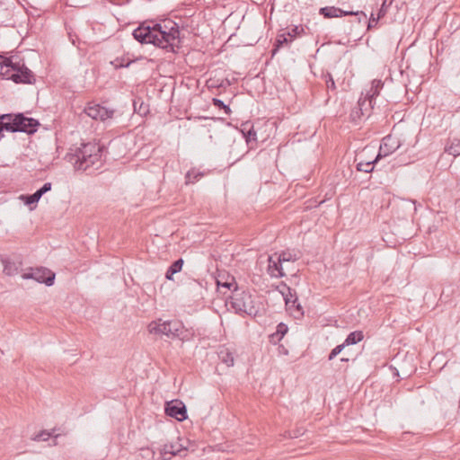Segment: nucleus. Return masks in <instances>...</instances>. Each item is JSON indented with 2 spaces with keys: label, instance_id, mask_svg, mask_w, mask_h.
<instances>
[{
  "label": "nucleus",
  "instance_id": "nucleus-1",
  "mask_svg": "<svg viewBox=\"0 0 460 460\" xmlns=\"http://www.w3.org/2000/svg\"><path fill=\"white\" fill-rule=\"evenodd\" d=\"M132 35L141 44H153L173 53L181 46L179 26L172 20L153 25L143 22L133 31Z\"/></svg>",
  "mask_w": 460,
  "mask_h": 460
},
{
  "label": "nucleus",
  "instance_id": "nucleus-2",
  "mask_svg": "<svg viewBox=\"0 0 460 460\" xmlns=\"http://www.w3.org/2000/svg\"><path fill=\"white\" fill-rule=\"evenodd\" d=\"M105 146L98 143L88 142L76 147L75 152L68 153L66 159L74 164L75 170L86 171L88 168L101 163Z\"/></svg>",
  "mask_w": 460,
  "mask_h": 460
},
{
  "label": "nucleus",
  "instance_id": "nucleus-3",
  "mask_svg": "<svg viewBox=\"0 0 460 460\" xmlns=\"http://www.w3.org/2000/svg\"><path fill=\"white\" fill-rule=\"evenodd\" d=\"M229 304L238 314L255 317L259 314V306L256 305L252 294L245 290H235L230 296Z\"/></svg>",
  "mask_w": 460,
  "mask_h": 460
},
{
  "label": "nucleus",
  "instance_id": "nucleus-4",
  "mask_svg": "<svg viewBox=\"0 0 460 460\" xmlns=\"http://www.w3.org/2000/svg\"><path fill=\"white\" fill-rule=\"evenodd\" d=\"M148 331L150 333L165 335L170 339H182L183 334L186 332L184 325L181 321L169 320L162 322L161 319L151 322L148 325Z\"/></svg>",
  "mask_w": 460,
  "mask_h": 460
},
{
  "label": "nucleus",
  "instance_id": "nucleus-5",
  "mask_svg": "<svg viewBox=\"0 0 460 460\" xmlns=\"http://www.w3.org/2000/svg\"><path fill=\"white\" fill-rule=\"evenodd\" d=\"M2 79L12 80L15 84H33L36 82L33 72L24 63H20L12 73L0 72Z\"/></svg>",
  "mask_w": 460,
  "mask_h": 460
},
{
  "label": "nucleus",
  "instance_id": "nucleus-6",
  "mask_svg": "<svg viewBox=\"0 0 460 460\" xmlns=\"http://www.w3.org/2000/svg\"><path fill=\"white\" fill-rule=\"evenodd\" d=\"M319 14L325 19L353 15L357 17V21L358 23L367 22V14L363 11H349L342 10L341 8L336 6H324L319 9Z\"/></svg>",
  "mask_w": 460,
  "mask_h": 460
},
{
  "label": "nucleus",
  "instance_id": "nucleus-7",
  "mask_svg": "<svg viewBox=\"0 0 460 460\" xmlns=\"http://www.w3.org/2000/svg\"><path fill=\"white\" fill-rule=\"evenodd\" d=\"M23 279H34L38 283H43L50 287L55 282L56 275L49 269L45 267L30 268L29 271L22 274Z\"/></svg>",
  "mask_w": 460,
  "mask_h": 460
},
{
  "label": "nucleus",
  "instance_id": "nucleus-8",
  "mask_svg": "<svg viewBox=\"0 0 460 460\" xmlns=\"http://www.w3.org/2000/svg\"><path fill=\"white\" fill-rule=\"evenodd\" d=\"M17 132L26 133L27 135H33L39 129L40 123L38 119L25 116L22 112L15 115Z\"/></svg>",
  "mask_w": 460,
  "mask_h": 460
},
{
  "label": "nucleus",
  "instance_id": "nucleus-9",
  "mask_svg": "<svg viewBox=\"0 0 460 460\" xmlns=\"http://www.w3.org/2000/svg\"><path fill=\"white\" fill-rule=\"evenodd\" d=\"M165 414L174 418L179 421H182L188 418L187 408L185 404L180 400H172L165 403Z\"/></svg>",
  "mask_w": 460,
  "mask_h": 460
},
{
  "label": "nucleus",
  "instance_id": "nucleus-10",
  "mask_svg": "<svg viewBox=\"0 0 460 460\" xmlns=\"http://www.w3.org/2000/svg\"><path fill=\"white\" fill-rule=\"evenodd\" d=\"M84 112L95 120L105 121L108 119L112 118L114 110L108 109L101 104L88 103L84 109Z\"/></svg>",
  "mask_w": 460,
  "mask_h": 460
},
{
  "label": "nucleus",
  "instance_id": "nucleus-11",
  "mask_svg": "<svg viewBox=\"0 0 460 460\" xmlns=\"http://www.w3.org/2000/svg\"><path fill=\"white\" fill-rule=\"evenodd\" d=\"M400 140L396 137L387 135L382 139L376 160H380L381 158L393 154L400 147Z\"/></svg>",
  "mask_w": 460,
  "mask_h": 460
},
{
  "label": "nucleus",
  "instance_id": "nucleus-12",
  "mask_svg": "<svg viewBox=\"0 0 460 460\" xmlns=\"http://www.w3.org/2000/svg\"><path fill=\"white\" fill-rule=\"evenodd\" d=\"M187 451V447L179 442L165 444L160 450L158 460H169L172 456H181L182 452Z\"/></svg>",
  "mask_w": 460,
  "mask_h": 460
},
{
  "label": "nucleus",
  "instance_id": "nucleus-13",
  "mask_svg": "<svg viewBox=\"0 0 460 460\" xmlns=\"http://www.w3.org/2000/svg\"><path fill=\"white\" fill-rule=\"evenodd\" d=\"M1 261L4 265V273L7 276H14L20 272L22 261L17 259L13 260L9 257H2Z\"/></svg>",
  "mask_w": 460,
  "mask_h": 460
},
{
  "label": "nucleus",
  "instance_id": "nucleus-14",
  "mask_svg": "<svg viewBox=\"0 0 460 460\" xmlns=\"http://www.w3.org/2000/svg\"><path fill=\"white\" fill-rule=\"evenodd\" d=\"M277 289L281 293L286 306H290V303L296 296V293L291 288H289L285 282H280L277 287Z\"/></svg>",
  "mask_w": 460,
  "mask_h": 460
},
{
  "label": "nucleus",
  "instance_id": "nucleus-15",
  "mask_svg": "<svg viewBox=\"0 0 460 460\" xmlns=\"http://www.w3.org/2000/svg\"><path fill=\"white\" fill-rule=\"evenodd\" d=\"M16 113H4L1 114L0 117H4L3 122H1L4 131L15 133L17 132L16 119H14Z\"/></svg>",
  "mask_w": 460,
  "mask_h": 460
},
{
  "label": "nucleus",
  "instance_id": "nucleus-16",
  "mask_svg": "<svg viewBox=\"0 0 460 460\" xmlns=\"http://www.w3.org/2000/svg\"><path fill=\"white\" fill-rule=\"evenodd\" d=\"M268 272L271 277L275 278H282L285 276L282 268V262L279 261L278 259L277 261H273L272 256L269 257Z\"/></svg>",
  "mask_w": 460,
  "mask_h": 460
},
{
  "label": "nucleus",
  "instance_id": "nucleus-17",
  "mask_svg": "<svg viewBox=\"0 0 460 460\" xmlns=\"http://www.w3.org/2000/svg\"><path fill=\"white\" fill-rule=\"evenodd\" d=\"M375 100L369 98L368 96L360 97L358 102V107L360 111V114L366 115V117H369L371 114V111L374 108Z\"/></svg>",
  "mask_w": 460,
  "mask_h": 460
},
{
  "label": "nucleus",
  "instance_id": "nucleus-18",
  "mask_svg": "<svg viewBox=\"0 0 460 460\" xmlns=\"http://www.w3.org/2000/svg\"><path fill=\"white\" fill-rule=\"evenodd\" d=\"M241 132L248 145L257 142V133L253 128V125L249 121L242 124Z\"/></svg>",
  "mask_w": 460,
  "mask_h": 460
},
{
  "label": "nucleus",
  "instance_id": "nucleus-19",
  "mask_svg": "<svg viewBox=\"0 0 460 460\" xmlns=\"http://www.w3.org/2000/svg\"><path fill=\"white\" fill-rule=\"evenodd\" d=\"M218 358L225 363L227 367L234 366V353L226 346H221L217 351Z\"/></svg>",
  "mask_w": 460,
  "mask_h": 460
},
{
  "label": "nucleus",
  "instance_id": "nucleus-20",
  "mask_svg": "<svg viewBox=\"0 0 460 460\" xmlns=\"http://www.w3.org/2000/svg\"><path fill=\"white\" fill-rule=\"evenodd\" d=\"M287 310H288L291 315L295 319H300L304 316V310L301 304L298 302L297 297H295L290 303V306H286Z\"/></svg>",
  "mask_w": 460,
  "mask_h": 460
},
{
  "label": "nucleus",
  "instance_id": "nucleus-21",
  "mask_svg": "<svg viewBox=\"0 0 460 460\" xmlns=\"http://www.w3.org/2000/svg\"><path fill=\"white\" fill-rule=\"evenodd\" d=\"M291 42L292 40L288 38V36L286 33L278 35L274 42L273 49H271V56H275L280 48L288 45Z\"/></svg>",
  "mask_w": 460,
  "mask_h": 460
},
{
  "label": "nucleus",
  "instance_id": "nucleus-22",
  "mask_svg": "<svg viewBox=\"0 0 460 460\" xmlns=\"http://www.w3.org/2000/svg\"><path fill=\"white\" fill-rule=\"evenodd\" d=\"M42 196L43 195L40 193V191L37 190L32 194L21 195L20 199L27 206H36Z\"/></svg>",
  "mask_w": 460,
  "mask_h": 460
},
{
  "label": "nucleus",
  "instance_id": "nucleus-23",
  "mask_svg": "<svg viewBox=\"0 0 460 460\" xmlns=\"http://www.w3.org/2000/svg\"><path fill=\"white\" fill-rule=\"evenodd\" d=\"M20 63V61H13V57L3 58V61L0 62L1 72L12 73Z\"/></svg>",
  "mask_w": 460,
  "mask_h": 460
},
{
  "label": "nucleus",
  "instance_id": "nucleus-24",
  "mask_svg": "<svg viewBox=\"0 0 460 460\" xmlns=\"http://www.w3.org/2000/svg\"><path fill=\"white\" fill-rule=\"evenodd\" d=\"M364 339V334L362 331H354L351 332L343 341L345 346L354 345L358 343Z\"/></svg>",
  "mask_w": 460,
  "mask_h": 460
},
{
  "label": "nucleus",
  "instance_id": "nucleus-25",
  "mask_svg": "<svg viewBox=\"0 0 460 460\" xmlns=\"http://www.w3.org/2000/svg\"><path fill=\"white\" fill-rule=\"evenodd\" d=\"M384 84L381 80L375 79L371 83L370 89L367 92L366 95L369 98L375 100V98L379 94L380 90L383 88Z\"/></svg>",
  "mask_w": 460,
  "mask_h": 460
},
{
  "label": "nucleus",
  "instance_id": "nucleus-26",
  "mask_svg": "<svg viewBox=\"0 0 460 460\" xmlns=\"http://www.w3.org/2000/svg\"><path fill=\"white\" fill-rule=\"evenodd\" d=\"M379 160H376V158L372 161H367V162H365V161H359V162H357V164H356V169L358 171V172H373L374 170V166L375 164L378 162Z\"/></svg>",
  "mask_w": 460,
  "mask_h": 460
},
{
  "label": "nucleus",
  "instance_id": "nucleus-27",
  "mask_svg": "<svg viewBox=\"0 0 460 460\" xmlns=\"http://www.w3.org/2000/svg\"><path fill=\"white\" fill-rule=\"evenodd\" d=\"M445 152L455 157L460 155V139L454 138L450 145L446 146Z\"/></svg>",
  "mask_w": 460,
  "mask_h": 460
},
{
  "label": "nucleus",
  "instance_id": "nucleus-28",
  "mask_svg": "<svg viewBox=\"0 0 460 460\" xmlns=\"http://www.w3.org/2000/svg\"><path fill=\"white\" fill-rule=\"evenodd\" d=\"M278 260L281 262L296 261L298 260V256L296 253H292L289 251H284L280 254H279Z\"/></svg>",
  "mask_w": 460,
  "mask_h": 460
},
{
  "label": "nucleus",
  "instance_id": "nucleus-29",
  "mask_svg": "<svg viewBox=\"0 0 460 460\" xmlns=\"http://www.w3.org/2000/svg\"><path fill=\"white\" fill-rule=\"evenodd\" d=\"M203 176L202 172H199L196 171L195 169H191L188 171L186 173V183H194L196 181H198L200 177Z\"/></svg>",
  "mask_w": 460,
  "mask_h": 460
},
{
  "label": "nucleus",
  "instance_id": "nucleus-30",
  "mask_svg": "<svg viewBox=\"0 0 460 460\" xmlns=\"http://www.w3.org/2000/svg\"><path fill=\"white\" fill-rule=\"evenodd\" d=\"M55 429L52 430V432L42 430L39 432L37 435L33 437V440L35 441H47L50 437L58 438V435H54Z\"/></svg>",
  "mask_w": 460,
  "mask_h": 460
},
{
  "label": "nucleus",
  "instance_id": "nucleus-31",
  "mask_svg": "<svg viewBox=\"0 0 460 460\" xmlns=\"http://www.w3.org/2000/svg\"><path fill=\"white\" fill-rule=\"evenodd\" d=\"M303 33H305L304 28L302 26L295 25L286 34L293 41L296 37L302 35Z\"/></svg>",
  "mask_w": 460,
  "mask_h": 460
},
{
  "label": "nucleus",
  "instance_id": "nucleus-32",
  "mask_svg": "<svg viewBox=\"0 0 460 460\" xmlns=\"http://www.w3.org/2000/svg\"><path fill=\"white\" fill-rule=\"evenodd\" d=\"M323 78L325 82L327 91H332V92L336 91L335 82L333 80L332 75L329 72L324 74L323 75Z\"/></svg>",
  "mask_w": 460,
  "mask_h": 460
},
{
  "label": "nucleus",
  "instance_id": "nucleus-33",
  "mask_svg": "<svg viewBox=\"0 0 460 460\" xmlns=\"http://www.w3.org/2000/svg\"><path fill=\"white\" fill-rule=\"evenodd\" d=\"M132 63V60L125 58H117L111 64L116 68L128 67Z\"/></svg>",
  "mask_w": 460,
  "mask_h": 460
},
{
  "label": "nucleus",
  "instance_id": "nucleus-34",
  "mask_svg": "<svg viewBox=\"0 0 460 460\" xmlns=\"http://www.w3.org/2000/svg\"><path fill=\"white\" fill-rule=\"evenodd\" d=\"M212 103L215 107L224 110L225 113L229 115L231 113V109L228 105L225 104L224 102L217 98L212 99Z\"/></svg>",
  "mask_w": 460,
  "mask_h": 460
},
{
  "label": "nucleus",
  "instance_id": "nucleus-35",
  "mask_svg": "<svg viewBox=\"0 0 460 460\" xmlns=\"http://www.w3.org/2000/svg\"><path fill=\"white\" fill-rule=\"evenodd\" d=\"M184 264V261L182 258H179L178 260L174 261L170 266L169 270L172 272H174L175 274L180 272L182 269V266Z\"/></svg>",
  "mask_w": 460,
  "mask_h": 460
},
{
  "label": "nucleus",
  "instance_id": "nucleus-36",
  "mask_svg": "<svg viewBox=\"0 0 460 460\" xmlns=\"http://www.w3.org/2000/svg\"><path fill=\"white\" fill-rule=\"evenodd\" d=\"M217 285L221 286L223 288H228V289H232L233 288V293H234L235 290H240L239 288H238V285H237V283H236V281L234 280V278H232L231 281H226L224 283H221V282L217 281Z\"/></svg>",
  "mask_w": 460,
  "mask_h": 460
},
{
  "label": "nucleus",
  "instance_id": "nucleus-37",
  "mask_svg": "<svg viewBox=\"0 0 460 460\" xmlns=\"http://www.w3.org/2000/svg\"><path fill=\"white\" fill-rule=\"evenodd\" d=\"M346 346L341 343L337 345L334 349H332L328 356V360H332L335 357H337L345 348Z\"/></svg>",
  "mask_w": 460,
  "mask_h": 460
},
{
  "label": "nucleus",
  "instance_id": "nucleus-38",
  "mask_svg": "<svg viewBox=\"0 0 460 460\" xmlns=\"http://www.w3.org/2000/svg\"><path fill=\"white\" fill-rule=\"evenodd\" d=\"M288 325L285 324L284 323H279L276 328V335L280 336V338L283 339V337L288 332Z\"/></svg>",
  "mask_w": 460,
  "mask_h": 460
},
{
  "label": "nucleus",
  "instance_id": "nucleus-39",
  "mask_svg": "<svg viewBox=\"0 0 460 460\" xmlns=\"http://www.w3.org/2000/svg\"><path fill=\"white\" fill-rule=\"evenodd\" d=\"M140 451H141V452H140V455H141V456H142L143 458H146V460H152V459H154V457H155V452H154L152 449H150V448L146 447V448H141V450H140Z\"/></svg>",
  "mask_w": 460,
  "mask_h": 460
},
{
  "label": "nucleus",
  "instance_id": "nucleus-40",
  "mask_svg": "<svg viewBox=\"0 0 460 460\" xmlns=\"http://www.w3.org/2000/svg\"><path fill=\"white\" fill-rule=\"evenodd\" d=\"M381 18H378L377 17H375L373 13H371V16L370 18L368 19L367 21V30H371L375 27H376L377 23H378V21L380 20Z\"/></svg>",
  "mask_w": 460,
  "mask_h": 460
},
{
  "label": "nucleus",
  "instance_id": "nucleus-41",
  "mask_svg": "<svg viewBox=\"0 0 460 460\" xmlns=\"http://www.w3.org/2000/svg\"><path fill=\"white\" fill-rule=\"evenodd\" d=\"M387 9H388V5L386 4V0H385L382 4L381 7L378 10V13H377L378 18L382 19L383 17H385L387 13Z\"/></svg>",
  "mask_w": 460,
  "mask_h": 460
},
{
  "label": "nucleus",
  "instance_id": "nucleus-42",
  "mask_svg": "<svg viewBox=\"0 0 460 460\" xmlns=\"http://www.w3.org/2000/svg\"><path fill=\"white\" fill-rule=\"evenodd\" d=\"M52 188V184L51 182H45L40 189L39 190L40 191V193L42 195H44L45 193H47L48 191H49Z\"/></svg>",
  "mask_w": 460,
  "mask_h": 460
},
{
  "label": "nucleus",
  "instance_id": "nucleus-43",
  "mask_svg": "<svg viewBox=\"0 0 460 460\" xmlns=\"http://www.w3.org/2000/svg\"><path fill=\"white\" fill-rule=\"evenodd\" d=\"M304 434L303 429H297L296 430L289 431L290 438H298Z\"/></svg>",
  "mask_w": 460,
  "mask_h": 460
},
{
  "label": "nucleus",
  "instance_id": "nucleus-44",
  "mask_svg": "<svg viewBox=\"0 0 460 460\" xmlns=\"http://www.w3.org/2000/svg\"><path fill=\"white\" fill-rule=\"evenodd\" d=\"M362 116H364L363 114H360V111L358 110V107H355L353 110H352V112H351V117L353 119H360Z\"/></svg>",
  "mask_w": 460,
  "mask_h": 460
},
{
  "label": "nucleus",
  "instance_id": "nucleus-45",
  "mask_svg": "<svg viewBox=\"0 0 460 460\" xmlns=\"http://www.w3.org/2000/svg\"><path fill=\"white\" fill-rule=\"evenodd\" d=\"M281 340H282V338H280V336L276 335V332L270 335V341L271 343L276 344V343L279 342Z\"/></svg>",
  "mask_w": 460,
  "mask_h": 460
},
{
  "label": "nucleus",
  "instance_id": "nucleus-46",
  "mask_svg": "<svg viewBox=\"0 0 460 460\" xmlns=\"http://www.w3.org/2000/svg\"><path fill=\"white\" fill-rule=\"evenodd\" d=\"M174 274H175L174 272H172L169 269H167V270L165 272V279L168 280H173Z\"/></svg>",
  "mask_w": 460,
  "mask_h": 460
},
{
  "label": "nucleus",
  "instance_id": "nucleus-47",
  "mask_svg": "<svg viewBox=\"0 0 460 460\" xmlns=\"http://www.w3.org/2000/svg\"><path fill=\"white\" fill-rule=\"evenodd\" d=\"M341 361H342V362H348V361H349V358H341Z\"/></svg>",
  "mask_w": 460,
  "mask_h": 460
}]
</instances>
